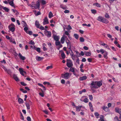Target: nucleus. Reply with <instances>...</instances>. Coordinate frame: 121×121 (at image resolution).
Instances as JSON below:
<instances>
[{
    "mask_svg": "<svg viewBox=\"0 0 121 121\" xmlns=\"http://www.w3.org/2000/svg\"><path fill=\"white\" fill-rule=\"evenodd\" d=\"M92 82L91 83V85L92 86V87L95 89H97L102 85V83L100 81H95L94 82L92 81Z\"/></svg>",
    "mask_w": 121,
    "mask_h": 121,
    "instance_id": "obj_1",
    "label": "nucleus"
},
{
    "mask_svg": "<svg viewBox=\"0 0 121 121\" xmlns=\"http://www.w3.org/2000/svg\"><path fill=\"white\" fill-rule=\"evenodd\" d=\"M69 73H66L65 74L62 73L61 74L62 77L63 78L66 79L69 78Z\"/></svg>",
    "mask_w": 121,
    "mask_h": 121,
    "instance_id": "obj_2",
    "label": "nucleus"
},
{
    "mask_svg": "<svg viewBox=\"0 0 121 121\" xmlns=\"http://www.w3.org/2000/svg\"><path fill=\"white\" fill-rule=\"evenodd\" d=\"M66 65L69 68H70L73 65L72 62L70 60L68 61H67Z\"/></svg>",
    "mask_w": 121,
    "mask_h": 121,
    "instance_id": "obj_3",
    "label": "nucleus"
},
{
    "mask_svg": "<svg viewBox=\"0 0 121 121\" xmlns=\"http://www.w3.org/2000/svg\"><path fill=\"white\" fill-rule=\"evenodd\" d=\"M54 32H55V31L54 30L53 31V38L56 41H58L59 39V37L58 36L55 35L54 34Z\"/></svg>",
    "mask_w": 121,
    "mask_h": 121,
    "instance_id": "obj_4",
    "label": "nucleus"
},
{
    "mask_svg": "<svg viewBox=\"0 0 121 121\" xmlns=\"http://www.w3.org/2000/svg\"><path fill=\"white\" fill-rule=\"evenodd\" d=\"M40 3L39 2L37 1L36 4L35 6H32V7H34V8L35 9H39L40 6Z\"/></svg>",
    "mask_w": 121,
    "mask_h": 121,
    "instance_id": "obj_5",
    "label": "nucleus"
},
{
    "mask_svg": "<svg viewBox=\"0 0 121 121\" xmlns=\"http://www.w3.org/2000/svg\"><path fill=\"white\" fill-rule=\"evenodd\" d=\"M19 70L20 74L23 76H24V73H26V72L23 70V69L22 68H20L19 69Z\"/></svg>",
    "mask_w": 121,
    "mask_h": 121,
    "instance_id": "obj_6",
    "label": "nucleus"
},
{
    "mask_svg": "<svg viewBox=\"0 0 121 121\" xmlns=\"http://www.w3.org/2000/svg\"><path fill=\"white\" fill-rule=\"evenodd\" d=\"M18 56L20 59L23 60H24L26 59L25 57L24 56H23L20 53H19Z\"/></svg>",
    "mask_w": 121,
    "mask_h": 121,
    "instance_id": "obj_7",
    "label": "nucleus"
},
{
    "mask_svg": "<svg viewBox=\"0 0 121 121\" xmlns=\"http://www.w3.org/2000/svg\"><path fill=\"white\" fill-rule=\"evenodd\" d=\"M48 19L47 17H46L44 19L43 24V25H45L48 24Z\"/></svg>",
    "mask_w": 121,
    "mask_h": 121,
    "instance_id": "obj_8",
    "label": "nucleus"
},
{
    "mask_svg": "<svg viewBox=\"0 0 121 121\" xmlns=\"http://www.w3.org/2000/svg\"><path fill=\"white\" fill-rule=\"evenodd\" d=\"M115 111L117 112L120 115H121V109L116 108H115Z\"/></svg>",
    "mask_w": 121,
    "mask_h": 121,
    "instance_id": "obj_9",
    "label": "nucleus"
},
{
    "mask_svg": "<svg viewBox=\"0 0 121 121\" xmlns=\"http://www.w3.org/2000/svg\"><path fill=\"white\" fill-rule=\"evenodd\" d=\"M101 108L104 111L106 112H108L109 110V109L108 107L104 106L102 107Z\"/></svg>",
    "mask_w": 121,
    "mask_h": 121,
    "instance_id": "obj_10",
    "label": "nucleus"
},
{
    "mask_svg": "<svg viewBox=\"0 0 121 121\" xmlns=\"http://www.w3.org/2000/svg\"><path fill=\"white\" fill-rule=\"evenodd\" d=\"M13 78L16 81H19V80L18 79V78L17 77V76L16 75L14 74L13 75Z\"/></svg>",
    "mask_w": 121,
    "mask_h": 121,
    "instance_id": "obj_11",
    "label": "nucleus"
},
{
    "mask_svg": "<svg viewBox=\"0 0 121 121\" xmlns=\"http://www.w3.org/2000/svg\"><path fill=\"white\" fill-rule=\"evenodd\" d=\"M8 28L10 31L12 32H13L15 29V27H10V26H8Z\"/></svg>",
    "mask_w": 121,
    "mask_h": 121,
    "instance_id": "obj_12",
    "label": "nucleus"
},
{
    "mask_svg": "<svg viewBox=\"0 0 121 121\" xmlns=\"http://www.w3.org/2000/svg\"><path fill=\"white\" fill-rule=\"evenodd\" d=\"M60 52H61V57L63 59H64L65 57V55L64 51L62 50H61Z\"/></svg>",
    "mask_w": 121,
    "mask_h": 121,
    "instance_id": "obj_13",
    "label": "nucleus"
},
{
    "mask_svg": "<svg viewBox=\"0 0 121 121\" xmlns=\"http://www.w3.org/2000/svg\"><path fill=\"white\" fill-rule=\"evenodd\" d=\"M76 107V111L78 112H79L80 111L81 108L82 107V106H75Z\"/></svg>",
    "mask_w": 121,
    "mask_h": 121,
    "instance_id": "obj_14",
    "label": "nucleus"
},
{
    "mask_svg": "<svg viewBox=\"0 0 121 121\" xmlns=\"http://www.w3.org/2000/svg\"><path fill=\"white\" fill-rule=\"evenodd\" d=\"M87 77L86 76L81 77L79 78V79L80 81H83L87 79Z\"/></svg>",
    "mask_w": 121,
    "mask_h": 121,
    "instance_id": "obj_15",
    "label": "nucleus"
},
{
    "mask_svg": "<svg viewBox=\"0 0 121 121\" xmlns=\"http://www.w3.org/2000/svg\"><path fill=\"white\" fill-rule=\"evenodd\" d=\"M33 48H34L35 50H36L39 53L40 52V48L36 47L35 46H34Z\"/></svg>",
    "mask_w": 121,
    "mask_h": 121,
    "instance_id": "obj_16",
    "label": "nucleus"
},
{
    "mask_svg": "<svg viewBox=\"0 0 121 121\" xmlns=\"http://www.w3.org/2000/svg\"><path fill=\"white\" fill-rule=\"evenodd\" d=\"M43 58L39 56H37L36 57V60L38 61H40L42 60Z\"/></svg>",
    "mask_w": 121,
    "mask_h": 121,
    "instance_id": "obj_17",
    "label": "nucleus"
},
{
    "mask_svg": "<svg viewBox=\"0 0 121 121\" xmlns=\"http://www.w3.org/2000/svg\"><path fill=\"white\" fill-rule=\"evenodd\" d=\"M102 22L105 23L107 24L109 22L108 20L105 18H103Z\"/></svg>",
    "mask_w": 121,
    "mask_h": 121,
    "instance_id": "obj_18",
    "label": "nucleus"
},
{
    "mask_svg": "<svg viewBox=\"0 0 121 121\" xmlns=\"http://www.w3.org/2000/svg\"><path fill=\"white\" fill-rule=\"evenodd\" d=\"M35 25V26L37 28H39L40 25L38 21H36Z\"/></svg>",
    "mask_w": 121,
    "mask_h": 121,
    "instance_id": "obj_19",
    "label": "nucleus"
},
{
    "mask_svg": "<svg viewBox=\"0 0 121 121\" xmlns=\"http://www.w3.org/2000/svg\"><path fill=\"white\" fill-rule=\"evenodd\" d=\"M46 32L47 33V34L46 35L48 37H50L51 36V32L48 31H47Z\"/></svg>",
    "mask_w": 121,
    "mask_h": 121,
    "instance_id": "obj_20",
    "label": "nucleus"
},
{
    "mask_svg": "<svg viewBox=\"0 0 121 121\" xmlns=\"http://www.w3.org/2000/svg\"><path fill=\"white\" fill-rule=\"evenodd\" d=\"M18 102L19 104H21L23 103L24 101L22 99L20 98H19L18 100Z\"/></svg>",
    "mask_w": 121,
    "mask_h": 121,
    "instance_id": "obj_21",
    "label": "nucleus"
},
{
    "mask_svg": "<svg viewBox=\"0 0 121 121\" xmlns=\"http://www.w3.org/2000/svg\"><path fill=\"white\" fill-rule=\"evenodd\" d=\"M103 18L102 17L99 16L98 17L97 20L99 21L102 22Z\"/></svg>",
    "mask_w": 121,
    "mask_h": 121,
    "instance_id": "obj_22",
    "label": "nucleus"
},
{
    "mask_svg": "<svg viewBox=\"0 0 121 121\" xmlns=\"http://www.w3.org/2000/svg\"><path fill=\"white\" fill-rule=\"evenodd\" d=\"M26 105L27 107V109L29 110L30 109V105L28 103H26Z\"/></svg>",
    "mask_w": 121,
    "mask_h": 121,
    "instance_id": "obj_23",
    "label": "nucleus"
},
{
    "mask_svg": "<svg viewBox=\"0 0 121 121\" xmlns=\"http://www.w3.org/2000/svg\"><path fill=\"white\" fill-rule=\"evenodd\" d=\"M71 57L73 60H75V57L76 56L75 55H74L73 54H70Z\"/></svg>",
    "mask_w": 121,
    "mask_h": 121,
    "instance_id": "obj_24",
    "label": "nucleus"
},
{
    "mask_svg": "<svg viewBox=\"0 0 121 121\" xmlns=\"http://www.w3.org/2000/svg\"><path fill=\"white\" fill-rule=\"evenodd\" d=\"M66 42L67 43L68 46V45H69V46H70L71 45V43L70 42L69 40L68 39H67V40H66Z\"/></svg>",
    "mask_w": 121,
    "mask_h": 121,
    "instance_id": "obj_25",
    "label": "nucleus"
},
{
    "mask_svg": "<svg viewBox=\"0 0 121 121\" xmlns=\"http://www.w3.org/2000/svg\"><path fill=\"white\" fill-rule=\"evenodd\" d=\"M3 9L5 10V11L7 12H8L9 11V9L7 7L3 6Z\"/></svg>",
    "mask_w": 121,
    "mask_h": 121,
    "instance_id": "obj_26",
    "label": "nucleus"
},
{
    "mask_svg": "<svg viewBox=\"0 0 121 121\" xmlns=\"http://www.w3.org/2000/svg\"><path fill=\"white\" fill-rule=\"evenodd\" d=\"M93 5H96L97 7H100L101 5L100 4L98 3H95L93 4Z\"/></svg>",
    "mask_w": 121,
    "mask_h": 121,
    "instance_id": "obj_27",
    "label": "nucleus"
},
{
    "mask_svg": "<svg viewBox=\"0 0 121 121\" xmlns=\"http://www.w3.org/2000/svg\"><path fill=\"white\" fill-rule=\"evenodd\" d=\"M9 4L11 5V6L13 7H15V6H14V4L13 3V1H12L10 2L9 3Z\"/></svg>",
    "mask_w": 121,
    "mask_h": 121,
    "instance_id": "obj_28",
    "label": "nucleus"
},
{
    "mask_svg": "<svg viewBox=\"0 0 121 121\" xmlns=\"http://www.w3.org/2000/svg\"><path fill=\"white\" fill-rule=\"evenodd\" d=\"M60 7L64 9H65L67 8L66 6H64L62 4L60 5Z\"/></svg>",
    "mask_w": 121,
    "mask_h": 121,
    "instance_id": "obj_29",
    "label": "nucleus"
},
{
    "mask_svg": "<svg viewBox=\"0 0 121 121\" xmlns=\"http://www.w3.org/2000/svg\"><path fill=\"white\" fill-rule=\"evenodd\" d=\"M65 41V39H64V38L62 37H61V39H60V42L62 44H63L64 43V42Z\"/></svg>",
    "mask_w": 121,
    "mask_h": 121,
    "instance_id": "obj_30",
    "label": "nucleus"
},
{
    "mask_svg": "<svg viewBox=\"0 0 121 121\" xmlns=\"http://www.w3.org/2000/svg\"><path fill=\"white\" fill-rule=\"evenodd\" d=\"M85 55L86 56H90L91 55V53L90 52H85Z\"/></svg>",
    "mask_w": 121,
    "mask_h": 121,
    "instance_id": "obj_31",
    "label": "nucleus"
},
{
    "mask_svg": "<svg viewBox=\"0 0 121 121\" xmlns=\"http://www.w3.org/2000/svg\"><path fill=\"white\" fill-rule=\"evenodd\" d=\"M53 16L52 13L51 12H50L48 15L49 17L50 18H51L53 17Z\"/></svg>",
    "mask_w": 121,
    "mask_h": 121,
    "instance_id": "obj_32",
    "label": "nucleus"
},
{
    "mask_svg": "<svg viewBox=\"0 0 121 121\" xmlns=\"http://www.w3.org/2000/svg\"><path fill=\"white\" fill-rule=\"evenodd\" d=\"M69 71L74 73L75 71L74 68L72 67L70 68L69 69Z\"/></svg>",
    "mask_w": 121,
    "mask_h": 121,
    "instance_id": "obj_33",
    "label": "nucleus"
},
{
    "mask_svg": "<svg viewBox=\"0 0 121 121\" xmlns=\"http://www.w3.org/2000/svg\"><path fill=\"white\" fill-rule=\"evenodd\" d=\"M60 44V42L59 41H56L55 42V44L56 46L59 45Z\"/></svg>",
    "mask_w": 121,
    "mask_h": 121,
    "instance_id": "obj_34",
    "label": "nucleus"
},
{
    "mask_svg": "<svg viewBox=\"0 0 121 121\" xmlns=\"http://www.w3.org/2000/svg\"><path fill=\"white\" fill-rule=\"evenodd\" d=\"M91 11L92 13L94 14H95L97 12L96 10L95 9H91Z\"/></svg>",
    "mask_w": 121,
    "mask_h": 121,
    "instance_id": "obj_35",
    "label": "nucleus"
},
{
    "mask_svg": "<svg viewBox=\"0 0 121 121\" xmlns=\"http://www.w3.org/2000/svg\"><path fill=\"white\" fill-rule=\"evenodd\" d=\"M104 53V58H106L108 55V52L106 51H105Z\"/></svg>",
    "mask_w": 121,
    "mask_h": 121,
    "instance_id": "obj_36",
    "label": "nucleus"
},
{
    "mask_svg": "<svg viewBox=\"0 0 121 121\" xmlns=\"http://www.w3.org/2000/svg\"><path fill=\"white\" fill-rule=\"evenodd\" d=\"M79 40L81 42H83L84 41V39L82 37H80L79 39Z\"/></svg>",
    "mask_w": 121,
    "mask_h": 121,
    "instance_id": "obj_37",
    "label": "nucleus"
},
{
    "mask_svg": "<svg viewBox=\"0 0 121 121\" xmlns=\"http://www.w3.org/2000/svg\"><path fill=\"white\" fill-rule=\"evenodd\" d=\"M65 35H67L68 37H69L70 36V34L69 33V32L67 31H66L65 32V33L64 34Z\"/></svg>",
    "mask_w": 121,
    "mask_h": 121,
    "instance_id": "obj_38",
    "label": "nucleus"
},
{
    "mask_svg": "<svg viewBox=\"0 0 121 121\" xmlns=\"http://www.w3.org/2000/svg\"><path fill=\"white\" fill-rule=\"evenodd\" d=\"M105 17L108 18H110L109 16L107 13H106L105 15Z\"/></svg>",
    "mask_w": 121,
    "mask_h": 121,
    "instance_id": "obj_39",
    "label": "nucleus"
},
{
    "mask_svg": "<svg viewBox=\"0 0 121 121\" xmlns=\"http://www.w3.org/2000/svg\"><path fill=\"white\" fill-rule=\"evenodd\" d=\"M74 36L76 39H78V34H74Z\"/></svg>",
    "mask_w": 121,
    "mask_h": 121,
    "instance_id": "obj_40",
    "label": "nucleus"
},
{
    "mask_svg": "<svg viewBox=\"0 0 121 121\" xmlns=\"http://www.w3.org/2000/svg\"><path fill=\"white\" fill-rule=\"evenodd\" d=\"M21 84L23 86H26L27 85V84L23 82H21Z\"/></svg>",
    "mask_w": 121,
    "mask_h": 121,
    "instance_id": "obj_41",
    "label": "nucleus"
},
{
    "mask_svg": "<svg viewBox=\"0 0 121 121\" xmlns=\"http://www.w3.org/2000/svg\"><path fill=\"white\" fill-rule=\"evenodd\" d=\"M83 101L85 103H87L88 102V99L87 98H86L84 99Z\"/></svg>",
    "mask_w": 121,
    "mask_h": 121,
    "instance_id": "obj_42",
    "label": "nucleus"
},
{
    "mask_svg": "<svg viewBox=\"0 0 121 121\" xmlns=\"http://www.w3.org/2000/svg\"><path fill=\"white\" fill-rule=\"evenodd\" d=\"M100 52L102 54H103L105 52V51L104 50V49H101L100 50Z\"/></svg>",
    "mask_w": 121,
    "mask_h": 121,
    "instance_id": "obj_43",
    "label": "nucleus"
},
{
    "mask_svg": "<svg viewBox=\"0 0 121 121\" xmlns=\"http://www.w3.org/2000/svg\"><path fill=\"white\" fill-rule=\"evenodd\" d=\"M114 120L115 121H118L119 120L118 117L116 116L114 117Z\"/></svg>",
    "mask_w": 121,
    "mask_h": 121,
    "instance_id": "obj_44",
    "label": "nucleus"
},
{
    "mask_svg": "<svg viewBox=\"0 0 121 121\" xmlns=\"http://www.w3.org/2000/svg\"><path fill=\"white\" fill-rule=\"evenodd\" d=\"M89 98L90 100H92L93 97L92 95H89Z\"/></svg>",
    "mask_w": 121,
    "mask_h": 121,
    "instance_id": "obj_45",
    "label": "nucleus"
},
{
    "mask_svg": "<svg viewBox=\"0 0 121 121\" xmlns=\"http://www.w3.org/2000/svg\"><path fill=\"white\" fill-rule=\"evenodd\" d=\"M41 3L43 5L46 4V1L44 0H41Z\"/></svg>",
    "mask_w": 121,
    "mask_h": 121,
    "instance_id": "obj_46",
    "label": "nucleus"
},
{
    "mask_svg": "<svg viewBox=\"0 0 121 121\" xmlns=\"http://www.w3.org/2000/svg\"><path fill=\"white\" fill-rule=\"evenodd\" d=\"M29 44L32 45H34L35 44L34 42L32 40H31L30 41V42L29 43Z\"/></svg>",
    "mask_w": 121,
    "mask_h": 121,
    "instance_id": "obj_47",
    "label": "nucleus"
},
{
    "mask_svg": "<svg viewBox=\"0 0 121 121\" xmlns=\"http://www.w3.org/2000/svg\"><path fill=\"white\" fill-rule=\"evenodd\" d=\"M28 30V27H25L24 28V31H25L27 33V31Z\"/></svg>",
    "mask_w": 121,
    "mask_h": 121,
    "instance_id": "obj_48",
    "label": "nucleus"
},
{
    "mask_svg": "<svg viewBox=\"0 0 121 121\" xmlns=\"http://www.w3.org/2000/svg\"><path fill=\"white\" fill-rule=\"evenodd\" d=\"M35 15L36 16H37L39 15H40L41 14V13L40 11H38L37 13L36 14H35Z\"/></svg>",
    "mask_w": 121,
    "mask_h": 121,
    "instance_id": "obj_49",
    "label": "nucleus"
},
{
    "mask_svg": "<svg viewBox=\"0 0 121 121\" xmlns=\"http://www.w3.org/2000/svg\"><path fill=\"white\" fill-rule=\"evenodd\" d=\"M52 65L48 66L47 67L46 69L47 70H48L49 69H52Z\"/></svg>",
    "mask_w": 121,
    "mask_h": 121,
    "instance_id": "obj_50",
    "label": "nucleus"
},
{
    "mask_svg": "<svg viewBox=\"0 0 121 121\" xmlns=\"http://www.w3.org/2000/svg\"><path fill=\"white\" fill-rule=\"evenodd\" d=\"M66 29L68 30H71L72 29V28L70 25H69L68 26V28Z\"/></svg>",
    "mask_w": 121,
    "mask_h": 121,
    "instance_id": "obj_51",
    "label": "nucleus"
},
{
    "mask_svg": "<svg viewBox=\"0 0 121 121\" xmlns=\"http://www.w3.org/2000/svg\"><path fill=\"white\" fill-rule=\"evenodd\" d=\"M7 72L9 74H11V71L9 69H8L7 71Z\"/></svg>",
    "mask_w": 121,
    "mask_h": 121,
    "instance_id": "obj_52",
    "label": "nucleus"
},
{
    "mask_svg": "<svg viewBox=\"0 0 121 121\" xmlns=\"http://www.w3.org/2000/svg\"><path fill=\"white\" fill-rule=\"evenodd\" d=\"M27 120L28 121H31V119L30 117L28 116L27 118Z\"/></svg>",
    "mask_w": 121,
    "mask_h": 121,
    "instance_id": "obj_53",
    "label": "nucleus"
},
{
    "mask_svg": "<svg viewBox=\"0 0 121 121\" xmlns=\"http://www.w3.org/2000/svg\"><path fill=\"white\" fill-rule=\"evenodd\" d=\"M64 12L65 13H69V11L68 10H65V11H64Z\"/></svg>",
    "mask_w": 121,
    "mask_h": 121,
    "instance_id": "obj_54",
    "label": "nucleus"
},
{
    "mask_svg": "<svg viewBox=\"0 0 121 121\" xmlns=\"http://www.w3.org/2000/svg\"><path fill=\"white\" fill-rule=\"evenodd\" d=\"M28 33L30 35H31L32 34V32L31 31L29 30L28 31Z\"/></svg>",
    "mask_w": 121,
    "mask_h": 121,
    "instance_id": "obj_55",
    "label": "nucleus"
},
{
    "mask_svg": "<svg viewBox=\"0 0 121 121\" xmlns=\"http://www.w3.org/2000/svg\"><path fill=\"white\" fill-rule=\"evenodd\" d=\"M39 94L42 97H43L44 96V94L43 93L41 92L39 93Z\"/></svg>",
    "mask_w": 121,
    "mask_h": 121,
    "instance_id": "obj_56",
    "label": "nucleus"
},
{
    "mask_svg": "<svg viewBox=\"0 0 121 121\" xmlns=\"http://www.w3.org/2000/svg\"><path fill=\"white\" fill-rule=\"evenodd\" d=\"M75 52L76 54L78 56H80V54L79 53V52L77 51H75Z\"/></svg>",
    "mask_w": 121,
    "mask_h": 121,
    "instance_id": "obj_57",
    "label": "nucleus"
},
{
    "mask_svg": "<svg viewBox=\"0 0 121 121\" xmlns=\"http://www.w3.org/2000/svg\"><path fill=\"white\" fill-rule=\"evenodd\" d=\"M61 83L63 84H64L65 83V81L63 79L61 80Z\"/></svg>",
    "mask_w": 121,
    "mask_h": 121,
    "instance_id": "obj_58",
    "label": "nucleus"
},
{
    "mask_svg": "<svg viewBox=\"0 0 121 121\" xmlns=\"http://www.w3.org/2000/svg\"><path fill=\"white\" fill-rule=\"evenodd\" d=\"M87 60L89 62H91L92 61V59L91 58H88Z\"/></svg>",
    "mask_w": 121,
    "mask_h": 121,
    "instance_id": "obj_59",
    "label": "nucleus"
},
{
    "mask_svg": "<svg viewBox=\"0 0 121 121\" xmlns=\"http://www.w3.org/2000/svg\"><path fill=\"white\" fill-rule=\"evenodd\" d=\"M43 49L44 51L47 50V48H46L44 46H43Z\"/></svg>",
    "mask_w": 121,
    "mask_h": 121,
    "instance_id": "obj_60",
    "label": "nucleus"
},
{
    "mask_svg": "<svg viewBox=\"0 0 121 121\" xmlns=\"http://www.w3.org/2000/svg\"><path fill=\"white\" fill-rule=\"evenodd\" d=\"M43 111L46 114H48V112L47 111V110H43Z\"/></svg>",
    "mask_w": 121,
    "mask_h": 121,
    "instance_id": "obj_61",
    "label": "nucleus"
},
{
    "mask_svg": "<svg viewBox=\"0 0 121 121\" xmlns=\"http://www.w3.org/2000/svg\"><path fill=\"white\" fill-rule=\"evenodd\" d=\"M94 115L95 116L97 117H98L99 115V113L98 112H97L95 113H94Z\"/></svg>",
    "mask_w": 121,
    "mask_h": 121,
    "instance_id": "obj_62",
    "label": "nucleus"
},
{
    "mask_svg": "<svg viewBox=\"0 0 121 121\" xmlns=\"http://www.w3.org/2000/svg\"><path fill=\"white\" fill-rule=\"evenodd\" d=\"M112 48V50H113L114 51H116V49L113 46L112 47H111Z\"/></svg>",
    "mask_w": 121,
    "mask_h": 121,
    "instance_id": "obj_63",
    "label": "nucleus"
},
{
    "mask_svg": "<svg viewBox=\"0 0 121 121\" xmlns=\"http://www.w3.org/2000/svg\"><path fill=\"white\" fill-rule=\"evenodd\" d=\"M83 48L85 50H87L88 49V48L86 46L84 47Z\"/></svg>",
    "mask_w": 121,
    "mask_h": 121,
    "instance_id": "obj_64",
    "label": "nucleus"
}]
</instances>
